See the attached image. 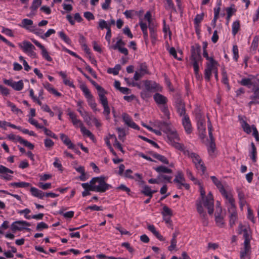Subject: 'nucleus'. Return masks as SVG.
<instances>
[{
	"label": "nucleus",
	"mask_w": 259,
	"mask_h": 259,
	"mask_svg": "<svg viewBox=\"0 0 259 259\" xmlns=\"http://www.w3.org/2000/svg\"><path fill=\"white\" fill-rule=\"evenodd\" d=\"M200 51L201 46L198 44H195L191 47L190 63L194 68V73L196 76L199 73V63H201L202 60Z\"/></svg>",
	"instance_id": "obj_1"
},
{
	"label": "nucleus",
	"mask_w": 259,
	"mask_h": 259,
	"mask_svg": "<svg viewBox=\"0 0 259 259\" xmlns=\"http://www.w3.org/2000/svg\"><path fill=\"white\" fill-rule=\"evenodd\" d=\"M200 197L197 200H201L202 205H203L208 209V213L212 214L213 212L214 200L211 192H209L205 196V191L202 186H200Z\"/></svg>",
	"instance_id": "obj_2"
},
{
	"label": "nucleus",
	"mask_w": 259,
	"mask_h": 259,
	"mask_svg": "<svg viewBox=\"0 0 259 259\" xmlns=\"http://www.w3.org/2000/svg\"><path fill=\"white\" fill-rule=\"evenodd\" d=\"M90 183L93 184V190L95 192L103 193L111 188L110 185L105 182L104 177L93 178L90 181Z\"/></svg>",
	"instance_id": "obj_3"
},
{
	"label": "nucleus",
	"mask_w": 259,
	"mask_h": 259,
	"mask_svg": "<svg viewBox=\"0 0 259 259\" xmlns=\"http://www.w3.org/2000/svg\"><path fill=\"white\" fill-rule=\"evenodd\" d=\"M80 88L83 92L84 96L87 99V102L91 108L95 111H99L96 108L97 104L94 99L93 96L87 85L84 84H81L80 85Z\"/></svg>",
	"instance_id": "obj_4"
},
{
	"label": "nucleus",
	"mask_w": 259,
	"mask_h": 259,
	"mask_svg": "<svg viewBox=\"0 0 259 259\" xmlns=\"http://www.w3.org/2000/svg\"><path fill=\"white\" fill-rule=\"evenodd\" d=\"M187 156L192 159V161L195 164L196 168L198 170H201L202 174H204L205 171L206 167L200 156L195 153L190 152Z\"/></svg>",
	"instance_id": "obj_5"
},
{
	"label": "nucleus",
	"mask_w": 259,
	"mask_h": 259,
	"mask_svg": "<svg viewBox=\"0 0 259 259\" xmlns=\"http://www.w3.org/2000/svg\"><path fill=\"white\" fill-rule=\"evenodd\" d=\"M218 62L214 59L206 63V68L204 70V78L207 81H209L212 73L217 69Z\"/></svg>",
	"instance_id": "obj_6"
},
{
	"label": "nucleus",
	"mask_w": 259,
	"mask_h": 259,
	"mask_svg": "<svg viewBox=\"0 0 259 259\" xmlns=\"http://www.w3.org/2000/svg\"><path fill=\"white\" fill-rule=\"evenodd\" d=\"M30 226L29 223L25 221H17L13 222L11 225V230L13 232L23 230H30V229L26 228Z\"/></svg>",
	"instance_id": "obj_7"
},
{
	"label": "nucleus",
	"mask_w": 259,
	"mask_h": 259,
	"mask_svg": "<svg viewBox=\"0 0 259 259\" xmlns=\"http://www.w3.org/2000/svg\"><path fill=\"white\" fill-rule=\"evenodd\" d=\"M197 210L199 213L202 223L204 226H207L208 225V220L207 214L204 212L203 206H202L201 200L196 201Z\"/></svg>",
	"instance_id": "obj_8"
},
{
	"label": "nucleus",
	"mask_w": 259,
	"mask_h": 259,
	"mask_svg": "<svg viewBox=\"0 0 259 259\" xmlns=\"http://www.w3.org/2000/svg\"><path fill=\"white\" fill-rule=\"evenodd\" d=\"M99 101L103 107L104 111L103 114L106 116L107 119H109V114L110 113V109L108 106V102L105 95H101L99 97Z\"/></svg>",
	"instance_id": "obj_9"
},
{
	"label": "nucleus",
	"mask_w": 259,
	"mask_h": 259,
	"mask_svg": "<svg viewBox=\"0 0 259 259\" xmlns=\"http://www.w3.org/2000/svg\"><path fill=\"white\" fill-rule=\"evenodd\" d=\"M5 84L11 87L15 90L19 91L22 90L24 87V83L22 80H20L17 82L13 81L12 79H5L3 80Z\"/></svg>",
	"instance_id": "obj_10"
},
{
	"label": "nucleus",
	"mask_w": 259,
	"mask_h": 259,
	"mask_svg": "<svg viewBox=\"0 0 259 259\" xmlns=\"http://www.w3.org/2000/svg\"><path fill=\"white\" fill-rule=\"evenodd\" d=\"M125 45V43L120 38H118L116 43L114 45L111 46L110 48L114 50H118L121 53L126 56L128 55V52L126 48L123 47Z\"/></svg>",
	"instance_id": "obj_11"
},
{
	"label": "nucleus",
	"mask_w": 259,
	"mask_h": 259,
	"mask_svg": "<svg viewBox=\"0 0 259 259\" xmlns=\"http://www.w3.org/2000/svg\"><path fill=\"white\" fill-rule=\"evenodd\" d=\"M251 92L252 94L249 97L251 101L248 103L250 107L252 105L259 104V87L253 88Z\"/></svg>",
	"instance_id": "obj_12"
},
{
	"label": "nucleus",
	"mask_w": 259,
	"mask_h": 259,
	"mask_svg": "<svg viewBox=\"0 0 259 259\" xmlns=\"http://www.w3.org/2000/svg\"><path fill=\"white\" fill-rule=\"evenodd\" d=\"M176 108L178 113L181 116L187 115L186 114L185 104L182 100L180 98H178L176 101Z\"/></svg>",
	"instance_id": "obj_13"
},
{
	"label": "nucleus",
	"mask_w": 259,
	"mask_h": 259,
	"mask_svg": "<svg viewBox=\"0 0 259 259\" xmlns=\"http://www.w3.org/2000/svg\"><path fill=\"white\" fill-rule=\"evenodd\" d=\"M122 117L124 122L127 125L134 129L139 130V126L133 121L132 118L127 114L123 113Z\"/></svg>",
	"instance_id": "obj_14"
},
{
	"label": "nucleus",
	"mask_w": 259,
	"mask_h": 259,
	"mask_svg": "<svg viewBox=\"0 0 259 259\" xmlns=\"http://www.w3.org/2000/svg\"><path fill=\"white\" fill-rule=\"evenodd\" d=\"M251 252V247L250 243L248 241L244 242V247L240 251V258L245 259V256L250 255Z\"/></svg>",
	"instance_id": "obj_15"
},
{
	"label": "nucleus",
	"mask_w": 259,
	"mask_h": 259,
	"mask_svg": "<svg viewBox=\"0 0 259 259\" xmlns=\"http://www.w3.org/2000/svg\"><path fill=\"white\" fill-rule=\"evenodd\" d=\"M221 194L228 200L230 205L228 208L235 207V200L231 193L227 192L225 189L220 192Z\"/></svg>",
	"instance_id": "obj_16"
},
{
	"label": "nucleus",
	"mask_w": 259,
	"mask_h": 259,
	"mask_svg": "<svg viewBox=\"0 0 259 259\" xmlns=\"http://www.w3.org/2000/svg\"><path fill=\"white\" fill-rule=\"evenodd\" d=\"M182 123L186 132L190 134L192 132V126L189 116L185 115L182 118Z\"/></svg>",
	"instance_id": "obj_17"
},
{
	"label": "nucleus",
	"mask_w": 259,
	"mask_h": 259,
	"mask_svg": "<svg viewBox=\"0 0 259 259\" xmlns=\"http://www.w3.org/2000/svg\"><path fill=\"white\" fill-rule=\"evenodd\" d=\"M153 99L158 105H161L166 104L168 101L166 97L159 93H156L153 96Z\"/></svg>",
	"instance_id": "obj_18"
},
{
	"label": "nucleus",
	"mask_w": 259,
	"mask_h": 259,
	"mask_svg": "<svg viewBox=\"0 0 259 259\" xmlns=\"http://www.w3.org/2000/svg\"><path fill=\"white\" fill-rule=\"evenodd\" d=\"M68 115H69L70 118L71 120V121L74 126L75 127L79 126L80 128H81V125L83 126V124L81 122V121L79 119H77L76 115L73 112L70 111L68 112Z\"/></svg>",
	"instance_id": "obj_19"
},
{
	"label": "nucleus",
	"mask_w": 259,
	"mask_h": 259,
	"mask_svg": "<svg viewBox=\"0 0 259 259\" xmlns=\"http://www.w3.org/2000/svg\"><path fill=\"white\" fill-rule=\"evenodd\" d=\"M228 211L230 213L229 216V224L232 227L235 224L237 219V214L236 210V207L233 208H228Z\"/></svg>",
	"instance_id": "obj_20"
},
{
	"label": "nucleus",
	"mask_w": 259,
	"mask_h": 259,
	"mask_svg": "<svg viewBox=\"0 0 259 259\" xmlns=\"http://www.w3.org/2000/svg\"><path fill=\"white\" fill-rule=\"evenodd\" d=\"M150 31V37L152 39L151 42L154 44L157 40V30L154 24H150L148 25Z\"/></svg>",
	"instance_id": "obj_21"
},
{
	"label": "nucleus",
	"mask_w": 259,
	"mask_h": 259,
	"mask_svg": "<svg viewBox=\"0 0 259 259\" xmlns=\"http://www.w3.org/2000/svg\"><path fill=\"white\" fill-rule=\"evenodd\" d=\"M221 2H219L217 4V8H215L214 9V17L211 22V25L213 27H215L216 26V22L219 18V15L221 9Z\"/></svg>",
	"instance_id": "obj_22"
},
{
	"label": "nucleus",
	"mask_w": 259,
	"mask_h": 259,
	"mask_svg": "<svg viewBox=\"0 0 259 259\" xmlns=\"http://www.w3.org/2000/svg\"><path fill=\"white\" fill-rule=\"evenodd\" d=\"M41 0H33L32 5L30 7V9L31 10V12L29 15H28L27 16L28 17H31L32 16L35 15V11H36L37 8L41 5Z\"/></svg>",
	"instance_id": "obj_23"
},
{
	"label": "nucleus",
	"mask_w": 259,
	"mask_h": 259,
	"mask_svg": "<svg viewBox=\"0 0 259 259\" xmlns=\"http://www.w3.org/2000/svg\"><path fill=\"white\" fill-rule=\"evenodd\" d=\"M171 145L177 149L182 151L185 155H187L188 154H189L190 151L186 149L183 144L176 141L172 142Z\"/></svg>",
	"instance_id": "obj_24"
},
{
	"label": "nucleus",
	"mask_w": 259,
	"mask_h": 259,
	"mask_svg": "<svg viewBox=\"0 0 259 259\" xmlns=\"http://www.w3.org/2000/svg\"><path fill=\"white\" fill-rule=\"evenodd\" d=\"M19 46L25 53H28L31 49H35V47L30 42L27 41H24L23 42V45L19 44Z\"/></svg>",
	"instance_id": "obj_25"
},
{
	"label": "nucleus",
	"mask_w": 259,
	"mask_h": 259,
	"mask_svg": "<svg viewBox=\"0 0 259 259\" xmlns=\"http://www.w3.org/2000/svg\"><path fill=\"white\" fill-rule=\"evenodd\" d=\"M148 229L152 232L153 235L160 241H164V238L163 237L156 231L155 227L153 225H148L147 226Z\"/></svg>",
	"instance_id": "obj_26"
},
{
	"label": "nucleus",
	"mask_w": 259,
	"mask_h": 259,
	"mask_svg": "<svg viewBox=\"0 0 259 259\" xmlns=\"http://www.w3.org/2000/svg\"><path fill=\"white\" fill-rule=\"evenodd\" d=\"M30 191L32 195L35 197L42 199L45 196V193L44 192L35 187H31Z\"/></svg>",
	"instance_id": "obj_27"
},
{
	"label": "nucleus",
	"mask_w": 259,
	"mask_h": 259,
	"mask_svg": "<svg viewBox=\"0 0 259 259\" xmlns=\"http://www.w3.org/2000/svg\"><path fill=\"white\" fill-rule=\"evenodd\" d=\"M60 139L63 143L67 146L68 148H73L74 144L71 142L67 136L64 134H60Z\"/></svg>",
	"instance_id": "obj_28"
},
{
	"label": "nucleus",
	"mask_w": 259,
	"mask_h": 259,
	"mask_svg": "<svg viewBox=\"0 0 259 259\" xmlns=\"http://www.w3.org/2000/svg\"><path fill=\"white\" fill-rule=\"evenodd\" d=\"M44 87L50 93H52L57 97H60L61 94L57 91L52 85L49 82H46L44 84Z\"/></svg>",
	"instance_id": "obj_29"
},
{
	"label": "nucleus",
	"mask_w": 259,
	"mask_h": 259,
	"mask_svg": "<svg viewBox=\"0 0 259 259\" xmlns=\"http://www.w3.org/2000/svg\"><path fill=\"white\" fill-rule=\"evenodd\" d=\"M144 85L145 90L152 92L156 89L157 84L154 82L147 80L145 81Z\"/></svg>",
	"instance_id": "obj_30"
},
{
	"label": "nucleus",
	"mask_w": 259,
	"mask_h": 259,
	"mask_svg": "<svg viewBox=\"0 0 259 259\" xmlns=\"http://www.w3.org/2000/svg\"><path fill=\"white\" fill-rule=\"evenodd\" d=\"M168 142L171 144L172 142H177L180 140L179 136L176 132H171L167 135Z\"/></svg>",
	"instance_id": "obj_31"
},
{
	"label": "nucleus",
	"mask_w": 259,
	"mask_h": 259,
	"mask_svg": "<svg viewBox=\"0 0 259 259\" xmlns=\"http://www.w3.org/2000/svg\"><path fill=\"white\" fill-rule=\"evenodd\" d=\"M156 192L155 190H152L150 187L147 185H145L143 187V190L141 193L145 196H149L150 198L152 197L153 194Z\"/></svg>",
	"instance_id": "obj_32"
},
{
	"label": "nucleus",
	"mask_w": 259,
	"mask_h": 259,
	"mask_svg": "<svg viewBox=\"0 0 259 259\" xmlns=\"http://www.w3.org/2000/svg\"><path fill=\"white\" fill-rule=\"evenodd\" d=\"M33 25V21L28 19H24L22 20L21 24L20 26L27 30H29L30 31L32 29L29 27V26Z\"/></svg>",
	"instance_id": "obj_33"
},
{
	"label": "nucleus",
	"mask_w": 259,
	"mask_h": 259,
	"mask_svg": "<svg viewBox=\"0 0 259 259\" xmlns=\"http://www.w3.org/2000/svg\"><path fill=\"white\" fill-rule=\"evenodd\" d=\"M89 80L91 81L92 84L96 88L99 97H100L101 94L105 95L107 93V92L102 87L98 84L95 81L92 80L91 78Z\"/></svg>",
	"instance_id": "obj_34"
},
{
	"label": "nucleus",
	"mask_w": 259,
	"mask_h": 259,
	"mask_svg": "<svg viewBox=\"0 0 259 259\" xmlns=\"http://www.w3.org/2000/svg\"><path fill=\"white\" fill-rule=\"evenodd\" d=\"M154 169L159 174H171L172 173V171L171 169L168 168L167 167L163 166L160 165L157 167L154 168Z\"/></svg>",
	"instance_id": "obj_35"
},
{
	"label": "nucleus",
	"mask_w": 259,
	"mask_h": 259,
	"mask_svg": "<svg viewBox=\"0 0 259 259\" xmlns=\"http://www.w3.org/2000/svg\"><path fill=\"white\" fill-rule=\"evenodd\" d=\"M9 185L15 188H27L30 186L31 184L25 182H20L11 183Z\"/></svg>",
	"instance_id": "obj_36"
},
{
	"label": "nucleus",
	"mask_w": 259,
	"mask_h": 259,
	"mask_svg": "<svg viewBox=\"0 0 259 259\" xmlns=\"http://www.w3.org/2000/svg\"><path fill=\"white\" fill-rule=\"evenodd\" d=\"M17 141H18L20 144H23L25 146L28 147L31 150H32L34 148V145L22 139L19 136H17Z\"/></svg>",
	"instance_id": "obj_37"
},
{
	"label": "nucleus",
	"mask_w": 259,
	"mask_h": 259,
	"mask_svg": "<svg viewBox=\"0 0 259 259\" xmlns=\"http://www.w3.org/2000/svg\"><path fill=\"white\" fill-rule=\"evenodd\" d=\"M151 155L154 158L157 159L164 164H168L169 163L167 159L163 155L154 152L152 153Z\"/></svg>",
	"instance_id": "obj_38"
},
{
	"label": "nucleus",
	"mask_w": 259,
	"mask_h": 259,
	"mask_svg": "<svg viewBox=\"0 0 259 259\" xmlns=\"http://www.w3.org/2000/svg\"><path fill=\"white\" fill-rule=\"evenodd\" d=\"M210 179H211L213 184L219 189L220 192L225 189L224 186L222 184V183L217 179V178H216L215 176H211Z\"/></svg>",
	"instance_id": "obj_39"
},
{
	"label": "nucleus",
	"mask_w": 259,
	"mask_h": 259,
	"mask_svg": "<svg viewBox=\"0 0 259 259\" xmlns=\"http://www.w3.org/2000/svg\"><path fill=\"white\" fill-rule=\"evenodd\" d=\"M251 150L250 152V156L253 162H255L256 161L257 151L254 144L252 142L251 143Z\"/></svg>",
	"instance_id": "obj_40"
},
{
	"label": "nucleus",
	"mask_w": 259,
	"mask_h": 259,
	"mask_svg": "<svg viewBox=\"0 0 259 259\" xmlns=\"http://www.w3.org/2000/svg\"><path fill=\"white\" fill-rule=\"evenodd\" d=\"M185 178L183 174L181 171H178L174 182L178 184V185H180L182 183L185 182Z\"/></svg>",
	"instance_id": "obj_41"
},
{
	"label": "nucleus",
	"mask_w": 259,
	"mask_h": 259,
	"mask_svg": "<svg viewBox=\"0 0 259 259\" xmlns=\"http://www.w3.org/2000/svg\"><path fill=\"white\" fill-rule=\"evenodd\" d=\"M239 83L244 86H246L250 88L251 85H253V83L251 81V79L249 78H243L242 80L239 81Z\"/></svg>",
	"instance_id": "obj_42"
},
{
	"label": "nucleus",
	"mask_w": 259,
	"mask_h": 259,
	"mask_svg": "<svg viewBox=\"0 0 259 259\" xmlns=\"http://www.w3.org/2000/svg\"><path fill=\"white\" fill-rule=\"evenodd\" d=\"M80 131L83 135H85L89 137L91 140H94L95 139L94 135L88 130H87L84 126L81 125Z\"/></svg>",
	"instance_id": "obj_43"
},
{
	"label": "nucleus",
	"mask_w": 259,
	"mask_h": 259,
	"mask_svg": "<svg viewBox=\"0 0 259 259\" xmlns=\"http://www.w3.org/2000/svg\"><path fill=\"white\" fill-rule=\"evenodd\" d=\"M157 178L160 182H163L164 181H165L168 183H171V176H166L163 174H159L157 176Z\"/></svg>",
	"instance_id": "obj_44"
},
{
	"label": "nucleus",
	"mask_w": 259,
	"mask_h": 259,
	"mask_svg": "<svg viewBox=\"0 0 259 259\" xmlns=\"http://www.w3.org/2000/svg\"><path fill=\"white\" fill-rule=\"evenodd\" d=\"M241 126L246 134H249L251 132V126L247 123L245 121H243L241 123Z\"/></svg>",
	"instance_id": "obj_45"
},
{
	"label": "nucleus",
	"mask_w": 259,
	"mask_h": 259,
	"mask_svg": "<svg viewBox=\"0 0 259 259\" xmlns=\"http://www.w3.org/2000/svg\"><path fill=\"white\" fill-rule=\"evenodd\" d=\"M121 69V66L119 64L115 65V66L112 68H109L107 70V72L109 73H112L114 75H117L119 73V71Z\"/></svg>",
	"instance_id": "obj_46"
},
{
	"label": "nucleus",
	"mask_w": 259,
	"mask_h": 259,
	"mask_svg": "<svg viewBox=\"0 0 259 259\" xmlns=\"http://www.w3.org/2000/svg\"><path fill=\"white\" fill-rule=\"evenodd\" d=\"M215 221L218 226L221 228L224 227L225 225L224 219L220 214L215 215Z\"/></svg>",
	"instance_id": "obj_47"
},
{
	"label": "nucleus",
	"mask_w": 259,
	"mask_h": 259,
	"mask_svg": "<svg viewBox=\"0 0 259 259\" xmlns=\"http://www.w3.org/2000/svg\"><path fill=\"white\" fill-rule=\"evenodd\" d=\"M138 71L143 75L148 73L147 66L145 63H143L140 64Z\"/></svg>",
	"instance_id": "obj_48"
},
{
	"label": "nucleus",
	"mask_w": 259,
	"mask_h": 259,
	"mask_svg": "<svg viewBox=\"0 0 259 259\" xmlns=\"http://www.w3.org/2000/svg\"><path fill=\"white\" fill-rule=\"evenodd\" d=\"M163 217H171L172 215V210L167 206L164 205L163 207V211L161 212Z\"/></svg>",
	"instance_id": "obj_49"
},
{
	"label": "nucleus",
	"mask_w": 259,
	"mask_h": 259,
	"mask_svg": "<svg viewBox=\"0 0 259 259\" xmlns=\"http://www.w3.org/2000/svg\"><path fill=\"white\" fill-rule=\"evenodd\" d=\"M240 29V23L239 21H236L232 24V34L235 35Z\"/></svg>",
	"instance_id": "obj_50"
},
{
	"label": "nucleus",
	"mask_w": 259,
	"mask_h": 259,
	"mask_svg": "<svg viewBox=\"0 0 259 259\" xmlns=\"http://www.w3.org/2000/svg\"><path fill=\"white\" fill-rule=\"evenodd\" d=\"M58 213L63 215L65 218L71 219L73 218L74 212L73 211H69L66 212H64L63 210H60Z\"/></svg>",
	"instance_id": "obj_51"
},
{
	"label": "nucleus",
	"mask_w": 259,
	"mask_h": 259,
	"mask_svg": "<svg viewBox=\"0 0 259 259\" xmlns=\"http://www.w3.org/2000/svg\"><path fill=\"white\" fill-rule=\"evenodd\" d=\"M198 128L200 132H202V135H203V132L205 133V121L203 120H200L197 123Z\"/></svg>",
	"instance_id": "obj_52"
},
{
	"label": "nucleus",
	"mask_w": 259,
	"mask_h": 259,
	"mask_svg": "<svg viewBox=\"0 0 259 259\" xmlns=\"http://www.w3.org/2000/svg\"><path fill=\"white\" fill-rule=\"evenodd\" d=\"M137 13L138 12L135 10H126L123 14L127 18H133Z\"/></svg>",
	"instance_id": "obj_53"
},
{
	"label": "nucleus",
	"mask_w": 259,
	"mask_h": 259,
	"mask_svg": "<svg viewBox=\"0 0 259 259\" xmlns=\"http://www.w3.org/2000/svg\"><path fill=\"white\" fill-rule=\"evenodd\" d=\"M7 104L8 107L11 108V110L13 112H16L17 113H18L19 112L21 113H22V111L20 109L17 108L16 106L10 101H8L7 102Z\"/></svg>",
	"instance_id": "obj_54"
},
{
	"label": "nucleus",
	"mask_w": 259,
	"mask_h": 259,
	"mask_svg": "<svg viewBox=\"0 0 259 259\" xmlns=\"http://www.w3.org/2000/svg\"><path fill=\"white\" fill-rule=\"evenodd\" d=\"M215 149L214 141H210L208 147V151L210 155H212Z\"/></svg>",
	"instance_id": "obj_55"
},
{
	"label": "nucleus",
	"mask_w": 259,
	"mask_h": 259,
	"mask_svg": "<svg viewBox=\"0 0 259 259\" xmlns=\"http://www.w3.org/2000/svg\"><path fill=\"white\" fill-rule=\"evenodd\" d=\"M59 36L63 39L66 44H70V39L64 33L63 31H60L59 33Z\"/></svg>",
	"instance_id": "obj_56"
},
{
	"label": "nucleus",
	"mask_w": 259,
	"mask_h": 259,
	"mask_svg": "<svg viewBox=\"0 0 259 259\" xmlns=\"http://www.w3.org/2000/svg\"><path fill=\"white\" fill-rule=\"evenodd\" d=\"M204 17V13L201 14H197L194 19V24L198 26L200 23L202 21Z\"/></svg>",
	"instance_id": "obj_57"
},
{
	"label": "nucleus",
	"mask_w": 259,
	"mask_h": 259,
	"mask_svg": "<svg viewBox=\"0 0 259 259\" xmlns=\"http://www.w3.org/2000/svg\"><path fill=\"white\" fill-rule=\"evenodd\" d=\"M41 55L43 58L48 61L51 62L52 61V58L49 55V53L46 48L41 51Z\"/></svg>",
	"instance_id": "obj_58"
},
{
	"label": "nucleus",
	"mask_w": 259,
	"mask_h": 259,
	"mask_svg": "<svg viewBox=\"0 0 259 259\" xmlns=\"http://www.w3.org/2000/svg\"><path fill=\"white\" fill-rule=\"evenodd\" d=\"M150 91L144 90L141 93V97L142 99L146 100L149 98L151 97Z\"/></svg>",
	"instance_id": "obj_59"
},
{
	"label": "nucleus",
	"mask_w": 259,
	"mask_h": 259,
	"mask_svg": "<svg viewBox=\"0 0 259 259\" xmlns=\"http://www.w3.org/2000/svg\"><path fill=\"white\" fill-rule=\"evenodd\" d=\"M232 51L233 53V59L237 62L239 58L238 47L236 45H234L233 46Z\"/></svg>",
	"instance_id": "obj_60"
},
{
	"label": "nucleus",
	"mask_w": 259,
	"mask_h": 259,
	"mask_svg": "<svg viewBox=\"0 0 259 259\" xmlns=\"http://www.w3.org/2000/svg\"><path fill=\"white\" fill-rule=\"evenodd\" d=\"M0 173L4 175L7 173L12 174L14 173V171L9 168L1 165H0Z\"/></svg>",
	"instance_id": "obj_61"
},
{
	"label": "nucleus",
	"mask_w": 259,
	"mask_h": 259,
	"mask_svg": "<svg viewBox=\"0 0 259 259\" xmlns=\"http://www.w3.org/2000/svg\"><path fill=\"white\" fill-rule=\"evenodd\" d=\"M169 54L172 56L175 59L178 60H181V57H178L176 49L174 47H171L169 49Z\"/></svg>",
	"instance_id": "obj_62"
},
{
	"label": "nucleus",
	"mask_w": 259,
	"mask_h": 259,
	"mask_svg": "<svg viewBox=\"0 0 259 259\" xmlns=\"http://www.w3.org/2000/svg\"><path fill=\"white\" fill-rule=\"evenodd\" d=\"M117 131L118 134V138L120 140L123 141L124 138L125 136V131H124V129L121 128L120 127H118L117 128Z\"/></svg>",
	"instance_id": "obj_63"
},
{
	"label": "nucleus",
	"mask_w": 259,
	"mask_h": 259,
	"mask_svg": "<svg viewBox=\"0 0 259 259\" xmlns=\"http://www.w3.org/2000/svg\"><path fill=\"white\" fill-rule=\"evenodd\" d=\"M48 225L46 224L45 223L41 222L38 224H37L36 230L37 231H41L42 229H48Z\"/></svg>",
	"instance_id": "obj_64"
}]
</instances>
